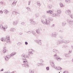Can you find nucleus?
Instances as JSON below:
<instances>
[{
    "instance_id": "f257e3e1",
    "label": "nucleus",
    "mask_w": 73,
    "mask_h": 73,
    "mask_svg": "<svg viewBox=\"0 0 73 73\" xmlns=\"http://www.w3.org/2000/svg\"><path fill=\"white\" fill-rule=\"evenodd\" d=\"M21 58L23 63H28L27 59L25 58H29V56H27L24 54H22L21 56Z\"/></svg>"
},
{
    "instance_id": "58836bf2",
    "label": "nucleus",
    "mask_w": 73,
    "mask_h": 73,
    "mask_svg": "<svg viewBox=\"0 0 73 73\" xmlns=\"http://www.w3.org/2000/svg\"><path fill=\"white\" fill-rule=\"evenodd\" d=\"M30 73H34V71L33 70H30Z\"/></svg>"
},
{
    "instance_id": "e433bc0d",
    "label": "nucleus",
    "mask_w": 73,
    "mask_h": 73,
    "mask_svg": "<svg viewBox=\"0 0 73 73\" xmlns=\"http://www.w3.org/2000/svg\"><path fill=\"white\" fill-rule=\"evenodd\" d=\"M68 48V46H64L62 47V48Z\"/></svg>"
},
{
    "instance_id": "4c0bfd02",
    "label": "nucleus",
    "mask_w": 73,
    "mask_h": 73,
    "mask_svg": "<svg viewBox=\"0 0 73 73\" xmlns=\"http://www.w3.org/2000/svg\"><path fill=\"white\" fill-rule=\"evenodd\" d=\"M26 9H27V10L29 11H31V8L29 7H27L26 8Z\"/></svg>"
},
{
    "instance_id": "e2e57ef3",
    "label": "nucleus",
    "mask_w": 73,
    "mask_h": 73,
    "mask_svg": "<svg viewBox=\"0 0 73 73\" xmlns=\"http://www.w3.org/2000/svg\"><path fill=\"white\" fill-rule=\"evenodd\" d=\"M8 73H15L14 72H12L11 73L10 72H8Z\"/></svg>"
},
{
    "instance_id": "39448f33",
    "label": "nucleus",
    "mask_w": 73,
    "mask_h": 73,
    "mask_svg": "<svg viewBox=\"0 0 73 73\" xmlns=\"http://www.w3.org/2000/svg\"><path fill=\"white\" fill-rule=\"evenodd\" d=\"M35 52V50L32 49H30L29 50V56L30 55H33V52Z\"/></svg>"
},
{
    "instance_id": "603ef678",
    "label": "nucleus",
    "mask_w": 73,
    "mask_h": 73,
    "mask_svg": "<svg viewBox=\"0 0 73 73\" xmlns=\"http://www.w3.org/2000/svg\"><path fill=\"white\" fill-rule=\"evenodd\" d=\"M17 45L19 46L21 45V43L19 42L17 44Z\"/></svg>"
},
{
    "instance_id": "6ab92c4d",
    "label": "nucleus",
    "mask_w": 73,
    "mask_h": 73,
    "mask_svg": "<svg viewBox=\"0 0 73 73\" xmlns=\"http://www.w3.org/2000/svg\"><path fill=\"white\" fill-rule=\"evenodd\" d=\"M70 43V40H65L63 41V43L64 44H68Z\"/></svg>"
},
{
    "instance_id": "864d4df0",
    "label": "nucleus",
    "mask_w": 73,
    "mask_h": 73,
    "mask_svg": "<svg viewBox=\"0 0 73 73\" xmlns=\"http://www.w3.org/2000/svg\"><path fill=\"white\" fill-rule=\"evenodd\" d=\"M23 33L22 32L19 33V35H23Z\"/></svg>"
},
{
    "instance_id": "b1692460",
    "label": "nucleus",
    "mask_w": 73,
    "mask_h": 73,
    "mask_svg": "<svg viewBox=\"0 0 73 73\" xmlns=\"http://www.w3.org/2000/svg\"><path fill=\"white\" fill-rule=\"evenodd\" d=\"M44 65L43 64L41 63H38L37 64V65L38 66H41Z\"/></svg>"
},
{
    "instance_id": "f704fd0d",
    "label": "nucleus",
    "mask_w": 73,
    "mask_h": 73,
    "mask_svg": "<svg viewBox=\"0 0 73 73\" xmlns=\"http://www.w3.org/2000/svg\"><path fill=\"white\" fill-rule=\"evenodd\" d=\"M59 42L60 44H62V43H64V41L63 40L59 41Z\"/></svg>"
},
{
    "instance_id": "c9c22d12",
    "label": "nucleus",
    "mask_w": 73,
    "mask_h": 73,
    "mask_svg": "<svg viewBox=\"0 0 73 73\" xmlns=\"http://www.w3.org/2000/svg\"><path fill=\"white\" fill-rule=\"evenodd\" d=\"M48 7L49 9L52 8V5H49L48 6Z\"/></svg>"
},
{
    "instance_id": "7ed1b4c3",
    "label": "nucleus",
    "mask_w": 73,
    "mask_h": 73,
    "mask_svg": "<svg viewBox=\"0 0 73 73\" xmlns=\"http://www.w3.org/2000/svg\"><path fill=\"white\" fill-rule=\"evenodd\" d=\"M10 36L9 35H7L6 36L5 38H2L1 39V40L2 41H5L7 42H10Z\"/></svg>"
},
{
    "instance_id": "ddd939ff",
    "label": "nucleus",
    "mask_w": 73,
    "mask_h": 73,
    "mask_svg": "<svg viewBox=\"0 0 73 73\" xmlns=\"http://www.w3.org/2000/svg\"><path fill=\"white\" fill-rule=\"evenodd\" d=\"M67 21L69 24H70L71 25H73V21L72 20L70 21L69 19L67 20Z\"/></svg>"
},
{
    "instance_id": "6e6d98bb",
    "label": "nucleus",
    "mask_w": 73,
    "mask_h": 73,
    "mask_svg": "<svg viewBox=\"0 0 73 73\" xmlns=\"http://www.w3.org/2000/svg\"><path fill=\"white\" fill-rule=\"evenodd\" d=\"M59 37L60 38H63V36H59Z\"/></svg>"
},
{
    "instance_id": "9d476101",
    "label": "nucleus",
    "mask_w": 73,
    "mask_h": 73,
    "mask_svg": "<svg viewBox=\"0 0 73 73\" xmlns=\"http://www.w3.org/2000/svg\"><path fill=\"white\" fill-rule=\"evenodd\" d=\"M50 22L48 20H46V24L47 25H50Z\"/></svg>"
},
{
    "instance_id": "052dcab7",
    "label": "nucleus",
    "mask_w": 73,
    "mask_h": 73,
    "mask_svg": "<svg viewBox=\"0 0 73 73\" xmlns=\"http://www.w3.org/2000/svg\"><path fill=\"white\" fill-rule=\"evenodd\" d=\"M0 3L1 4H4V3L3 2H0Z\"/></svg>"
},
{
    "instance_id": "a878e982",
    "label": "nucleus",
    "mask_w": 73,
    "mask_h": 73,
    "mask_svg": "<svg viewBox=\"0 0 73 73\" xmlns=\"http://www.w3.org/2000/svg\"><path fill=\"white\" fill-rule=\"evenodd\" d=\"M53 52L54 53H58V51L55 49H53Z\"/></svg>"
},
{
    "instance_id": "79ce46f5",
    "label": "nucleus",
    "mask_w": 73,
    "mask_h": 73,
    "mask_svg": "<svg viewBox=\"0 0 73 73\" xmlns=\"http://www.w3.org/2000/svg\"><path fill=\"white\" fill-rule=\"evenodd\" d=\"M60 42H59V41H58L56 43L57 45H60Z\"/></svg>"
},
{
    "instance_id": "a18cd8bd",
    "label": "nucleus",
    "mask_w": 73,
    "mask_h": 73,
    "mask_svg": "<svg viewBox=\"0 0 73 73\" xmlns=\"http://www.w3.org/2000/svg\"><path fill=\"white\" fill-rule=\"evenodd\" d=\"M46 70H49V67H46Z\"/></svg>"
},
{
    "instance_id": "423d86ee",
    "label": "nucleus",
    "mask_w": 73,
    "mask_h": 73,
    "mask_svg": "<svg viewBox=\"0 0 73 73\" xmlns=\"http://www.w3.org/2000/svg\"><path fill=\"white\" fill-rule=\"evenodd\" d=\"M4 57L5 61H8V60L10 58V57H11V55H7L6 56H4Z\"/></svg>"
},
{
    "instance_id": "72a5a7b5",
    "label": "nucleus",
    "mask_w": 73,
    "mask_h": 73,
    "mask_svg": "<svg viewBox=\"0 0 73 73\" xmlns=\"http://www.w3.org/2000/svg\"><path fill=\"white\" fill-rule=\"evenodd\" d=\"M62 24L63 26H65L66 25V22H62Z\"/></svg>"
},
{
    "instance_id": "1a4fd4ad",
    "label": "nucleus",
    "mask_w": 73,
    "mask_h": 73,
    "mask_svg": "<svg viewBox=\"0 0 73 73\" xmlns=\"http://www.w3.org/2000/svg\"><path fill=\"white\" fill-rule=\"evenodd\" d=\"M30 24H32L33 25H35L36 24V23L35 21H33V19H30Z\"/></svg>"
},
{
    "instance_id": "338daca9",
    "label": "nucleus",
    "mask_w": 73,
    "mask_h": 73,
    "mask_svg": "<svg viewBox=\"0 0 73 73\" xmlns=\"http://www.w3.org/2000/svg\"><path fill=\"white\" fill-rule=\"evenodd\" d=\"M71 48L72 49H73V46H71Z\"/></svg>"
},
{
    "instance_id": "2f4dec72",
    "label": "nucleus",
    "mask_w": 73,
    "mask_h": 73,
    "mask_svg": "<svg viewBox=\"0 0 73 73\" xmlns=\"http://www.w3.org/2000/svg\"><path fill=\"white\" fill-rule=\"evenodd\" d=\"M39 62L40 63L42 64V63H43V60L42 59H40Z\"/></svg>"
},
{
    "instance_id": "dca6fc26",
    "label": "nucleus",
    "mask_w": 73,
    "mask_h": 73,
    "mask_svg": "<svg viewBox=\"0 0 73 73\" xmlns=\"http://www.w3.org/2000/svg\"><path fill=\"white\" fill-rule=\"evenodd\" d=\"M41 29L40 28L37 29L36 30V33H37V34H40V31H41Z\"/></svg>"
},
{
    "instance_id": "4468645a",
    "label": "nucleus",
    "mask_w": 73,
    "mask_h": 73,
    "mask_svg": "<svg viewBox=\"0 0 73 73\" xmlns=\"http://www.w3.org/2000/svg\"><path fill=\"white\" fill-rule=\"evenodd\" d=\"M61 9H58L57 10V13L56 14L58 15H59V16H60V14H61Z\"/></svg>"
},
{
    "instance_id": "09e8293b",
    "label": "nucleus",
    "mask_w": 73,
    "mask_h": 73,
    "mask_svg": "<svg viewBox=\"0 0 73 73\" xmlns=\"http://www.w3.org/2000/svg\"><path fill=\"white\" fill-rule=\"evenodd\" d=\"M37 5H39V7H40V6L41 5V4H40V3L39 2H37Z\"/></svg>"
},
{
    "instance_id": "0e129e2a",
    "label": "nucleus",
    "mask_w": 73,
    "mask_h": 73,
    "mask_svg": "<svg viewBox=\"0 0 73 73\" xmlns=\"http://www.w3.org/2000/svg\"><path fill=\"white\" fill-rule=\"evenodd\" d=\"M54 24H53L52 25V27H54Z\"/></svg>"
},
{
    "instance_id": "5701e85b",
    "label": "nucleus",
    "mask_w": 73,
    "mask_h": 73,
    "mask_svg": "<svg viewBox=\"0 0 73 73\" xmlns=\"http://www.w3.org/2000/svg\"><path fill=\"white\" fill-rule=\"evenodd\" d=\"M16 54V52H13L11 54L10 56L13 57V56H15Z\"/></svg>"
},
{
    "instance_id": "412c9836",
    "label": "nucleus",
    "mask_w": 73,
    "mask_h": 73,
    "mask_svg": "<svg viewBox=\"0 0 73 73\" xmlns=\"http://www.w3.org/2000/svg\"><path fill=\"white\" fill-rule=\"evenodd\" d=\"M3 52L4 53H5V52H7V50L6 49V47H5L3 48Z\"/></svg>"
},
{
    "instance_id": "393cba45",
    "label": "nucleus",
    "mask_w": 73,
    "mask_h": 73,
    "mask_svg": "<svg viewBox=\"0 0 73 73\" xmlns=\"http://www.w3.org/2000/svg\"><path fill=\"white\" fill-rule=\"evenodd\" d=\"M57 35V34L56 33H52V36L53 37H56Z\"/></svg>"
},
{
    "instance_id": "bf43d9fd",
    "label": "nucleus",
    "mask_w": 73,
    "mask_h": 73,
    "mask_svg": "<svg viewBox=\"0 0 73 73\" xmlns=\"http://www.w3.org/2000/svg\"><path fill=\"white\" fill-rule=\"evenodd\" d=\"M59 32H60V33H62V32H63V31H59Z\"/></svg>"
},
{
    "instance_id": "69168bd1",
    "label": "nucleus",
    "mask_w": 73,
    "mask_h": 73,
    "mask_svg": "<svg viewBox=\"0 0 73 73\" xmlns=\"http://www.w3.org/2000/svg\"><path fill=\"white\" fill-rule=\"evenodd\" d=\"M68 55H69V54H67V55H65L66 57V56H68Z\"/></svg>"
},
{
    "instance_id": "bb28decb",
    "label": "nucleus",
    "mask_w": 73,
    "mask_h": 73,
    "mask_svg": "<svg viewBox=\"0 0 73 73\" xmlns=\"http://www.w3.org/2000/svg\"><path fill=\"white\" fill-rule=\"evenodd\" d=\"M56 59L58 61H60L61 60V58L59 57H56Z\"/></svg>"
},
{
    "instance_id": "f3484780",
    "label": "nucleus",
    "mask_w": 73,
    "mask_h": 73,
    "mask_svg": "<svg viewBox=\"0 0 73 73\" xmlns=\"http://www.w3.org/2000/svg\"><path fill=\"white\" fill-rule=\"evenodd\" d=\"M41 22L43 24H44V25H46V19L45 20L42 19L41 20Z\"/></svg>"
},
{
    "instance_id": "f8f14e48",
    "label": "nucleus",
    "mask_w": 73,
    "mask_h": 73,
    "mask_svg": "<svg viewBox=\"0 0 73 73\" xmlns=\"http://www.w3.org/2000/svg\"><path fill=\"white\" fill-rule=\"evenodd\" d=\"M18 24V21L16 20L13 21V25H16Z\"/></svg>"
},
{
    "instance_id": "cd10ccee",
    "label": "nucleus",
    "mask_w": 73,
    "mask_h": 73,
    "mask_svg": "<svg viewBox=\"0 0 73 73\" xmlns=\"http://www.w3.org/2000/svg\"><path fill=\"white\" fill-rule=\"evenodd\" d=\"M7 28L8 26H5L4 27H3V29L4 31H5V29H7Z\"/></svg>"
},
{
    "instance_id": "8fccbe9b",
    "label": "nucleus",
    "mask_w": 73,
    "mask_h": 73,
    "mask_svg": "<svg viewBox=\"0 0 73 73\" xmlns=\"http://www.w3.org/2000/svg\"><path fill=\"white\" fill-rule=\"evenodd\" d=\"M27 33H28L29 34H30V33H31V31H27Z\"/></svg>"
},
{
    "instance_id": "aec40b11",
    "label": "nucleus",
    "mask_w": 73,
    "mask_h": 73,
    "mask_svg": "<svg viewBox=\"0 0 73 73\" xmlns=\"http://www.w3.org/2000/svg\"><path fill=\"white\" fill-rule=\"evenodd\" d=\"M3 12L5 13V14H8L9 13V11H8L7 9H5L3 11Z\"/></svg>"
},
{
    "instance_id": "a19ab883",
    "label": "nucleus",
    "mask_w": 73,
    "mask_h": 73,
    "mask_svg": "<svg viewBox=\"0 0 73 73\" xmlns=\"http://www.w3.org/2000/svg\"><path fill=\"white\" fill-rule=\"evenodd\" d=\"M66 3H70V0H65Z\"/></svg>"
},
{
    "instance_id": "473e14b6",
    "label": "nucleus",
    "mask_w": 73,
    "mask_h": 73,
    "mask_svg": "<svg viewBox=\"0 0 73 73\" xmlns=\"http://www.w3.org/2000/svg\"><path fill=\"white\" fill-rule=\"evenodd\" d=\"M3 28H4V27L3 26V25L1 24L0 25V28L1 29H3Z\"/></svg>"
},
{
    "instance_id": "680f3d73",
    "label": "nucleus",
    "mask_w": 73,
    "mask_h": 73,
    "mask_svg": "<svg viewBox=\"0 0 73 73\" xmlns=\"http://www.w3.org/2000/svg\"><path fill=\"white\" fill-rule=\"evenodd\" d=\"M3 70H4V69H2L0 71H1H1H3Z\"/></svg>"
},
{
    "instance_id": "4d7b16f0",
    "label": "nucleus",
    "mask_w": 73,
    "mask_h": 73,
    "mask_svg": "<svg viewBox=\"0 0 73 73\" xmlns=\"http://www.w3.org/2000/svg\"><path fill=\"white\" fill-rule=\"evenodd\" d=\"M21 25H24V23L22 22L21 23Z\"/></svg>"
},
{
    "instance_id": "a211bd4d",
    "label": "nucleus",
    "mask_w": 73,
    "mask_h": 73,
    "mask_svg": "<svg viewBox=\"0 0 73 73\" xmlns=\"http://www.w3.org/2000/svg\"><path fill=\"white\" fill-rule=\"evenodd\" d=\"M10 31L12 32H14L15 31H16V29L14 28H12L10 29Z\"/></svg>"
},
{
    "instance_id": "13d9d810",
    "label": "nucleus",
    "mask_w": 73,
    "mask_h": 73,
    "mask_svg": "<svg viewBox=\"0 0 73 73\" xmlns=\"http://www.w3.org/2000/svg\"><path fill=\"white\" fill-rule=\"evenodd\" d=\"M3 13V12L2 11H0V13Z\"/></svg>"
},
{
    "instance_id": "6e6552de",
    "label": "nucleus",
    "mask_w": 73,
    "mask_h": 73,
    "mask_svg": "<svg viewBox=\"0 0 73 73\" xmlns=\"http://www.w3.org/2000/svg\"><path fill=\"white\" fill-rule=\"evenodd\" d=\"M22 65L23 67H25L26 68H28L29 67V65L28 64V63L22 64Z\"/></svg>"
},
{
    "instance_id": "49530a36",
    "label": "nucleus",
    "mask_w": 73,
    "mask_h": 73,
    "mask_svg": "<svg viewBox=\"0 0 73 73\" xmlns=\"http://www.w3.org/2000/svg\"><path fill=\"white\" fill-rule=\"evenodd\" d=\"M15 15H17V14H20V13H19L17 12V11H15Z\"/></svg>"
},
{
    "instance_id": "9b49d317",
    "label": "nucleus",
    "mask_w": 73,
    "mask_h": 73,
    "mask_svg": "<svg viewBox=\"0 0 73 73\" xmlns=\"http://www.w3.org/2000/svg\"><path fill=\"white\" fill-rule=\"evenodd\" d=\"M52 17H60V16L58 14L55 13H53L52 15Z\"/></svg>"
},
{
    "instance_id": "f03ea898",
    "label": "nucleus",
    "mask_w": 73,
    "mask_h": 73,
    "mask_svg": "<svg viewBox=\"0 0 73 73\" xmlns=\"http://www.w3.org/2000/svg\"><path fill=\"white\" fill-rule=\"evenodd\" d=\"M49 62L51 66L53 68H54L56 69V70H61V69H62V68H61V67H59L58 68L57 67L54 66V61L51 60H50Z\"/></svg>"
},
{
    "instance_id": "c756f323",
    "label": "nucleus",
    "mask_w": 73,
    "mask_h": 73,
    "mask_svg": "<svg viewBox=\"0 0 73 73\" xmlns=\"http://www.w3.org/2000/svg\"><path fill=\"white\" fill-rule=\"evenodd\" d=\"M35 17H38V16H39V13H36L35 14Z\"/></svg>"
},
{
    "instance_id": "0eeeda50",
    "label": "nucleus",
    "mask_w": 73,
    "mask_h": 73,
    "mask_svg": "<svg viewBox=\"0 0 73 73\" xmlns=\"http://www.w3.org/2000/svg\"><path fill=\"white\" fill-rule=\"evenodd\" d=\"M36 42L38 44L40 45H42V42H41V40H35Z\"/></svg>"
},
{
    "instance_id": "c03bdc74",
    "label": "nucleus",
    "mask_w": 73,
    "mask_h": 73,
    "mask_svg": "<svg viewBox=\"0 0 73 73\" xmlns=\"http://www.w3.org/2000/svg\"><path fill=\"white\" fill-rule=\"evenodd\" d=\"M48 20H49L50 21H53V19L52 18H49L48 19Z\"/></svg>"
},
{
    "instance_id": "20e7f679",
    "label": "nucleus",
    "mask_w": 73,
    "mask_h": 73,
    "mask_svg": "<svg viewBox=\"0 0 73 73\" xmlns=\"http://www.w3.org/2000/svg\"><path fill=\"white\" fill-rule=\"evenodd\" d=\"M68 15H69L71 19H73V15H70L71 13V11L70 10H66L65 12Z\"/></svg>"
},
{
    "instance_id": "ea45409f",
    "label": "nucleus",
    "mask_w": 73,
    "mask_h": 73,
    "mask_svg": "<svg viewBox=\"0 0 73 73\" xmlns=\"http://www.w3.org/2000/svg\"><path fill=\"white\" fill-rule=\"evenodd\" d=\"M15 11H13L12 12V14L14 16H15Z\"/></svg>"
},
{
    "instance_id": "c85d7f7f",
    "label": "nucleus",
    "mask_w": 73,
    "mask_h": 73,
    "mask_svg": "<svg viewBox=\"0 0 73 73\" xmlns=\"http://www.w3.org/2000/svg\"><path fill=\"white\" fill-rule=\"evenodd\" d=\"M32 33L34 36H36V33L35 32V31H32Z\"/></svg>"
},
{
    "instance_id": "4be33fe9",
    "label": "nucleus",
    "mask_w": 73,
    "mask_h": 73,
    "mask_svg": "<svg viewBox=\"0 0 73 73\" xmlns=\"http://www.w3.org/2000/svg\"><path fill=\"white\" fill-rule=\"evenodd\" d=\"M47 13H49V14H52L53 11L52 10H49L47 11L46 12Z\"/></svg>"
},
{
    "instance_id": "de8ad7c7",
    "label": "nucleus",
    "mask_w": 73,
    "mask_h": 73,
    "mask_svg": "<svg viewBox=\"0 0 73 73\" xmlns=\"http://www.w3.org/2000/svg\"><path fill=\"white\" fill-rule=\"evenodd\" d=\"M63 73H69V72L67 71H65L63 72Z\"/></svg>"
},
{
    "instance_id": "2eb2a0df",
    "label": "nucleus",
    "mask_w": 73,
    "mask_h": 73,
    "mask_svg": "<svg viewBox=\"0 0 73 73\" xmlns=\"http://www.w3.org/2000/svg\"><path fill=\"white\" fill-rule=\"evenodd\" d=\"M17 3V1H14V2L12 4L11 6L12 7H15L16 5V3Z\"/></svg>"
},
{
    "instance_id": "3c124183",
    "label": "nucleus",
    "mask_w": 73,
    "mask_h": 73,
    "mask_svg": "<svg viewBox=\"0 0 73 73\" xmlns=\"http://www.w3.org/2000/svg\"><path fill=\"white\" fill-rule=\"evenodd\" d=\"M69 52H68V54H70V53H72V50H70L69 51Z\"/></svg>"
},
{
    "instance_id": "5fc2aeb1",
    "label": "nucleus",
    "mask_w": 73,
    "mask_h": 73,
    "mask_svg": "<svg viewBox=\"0 0 73 73\" xmlns=\"http://www.w3.org/2000/svg\"><path fill=\"white\" fill-rule=\"evenodd\" d=\"M25 44L26 45H28V42H25Z\"/></svg>"
},
{
    "instance_id": "7c9ffc66",
    "label": "nucleus",
    "mask_w": 73,
    "mask_h": 73,
    "mask_svg": "<svg viewBox=\"0 0 73 73\" xmlns=\"http://www.w3.org/2000/svg\"><path fill=\"white\" fill-rule=\"evenodd\" d=\"M60 7H64V5L63 4H62V3H60Z\"/></svg>"
},
{
    "instance_id": "774afa93",
    "label": "nucleus",
    "mask_w": 73,
    "mask_h": 73,
    "mask_svg": "<svg viewBox=\"0 0 73 73\" xmlns=\"http://www.w3.org/2000/svg\"><path fill=\"white\" fill-rule=\"evenodd\" d=\"M9 1H13V0H9Z\"/></svg>"
},
{
    "instance_id": "37998d69",
    "label": "nucleus",
    "mask_w": 73,
    "mask_h": 73,
    "mask_svg": "<svg viewBox=\"0 0 73 73\" xmlns=\"http://www.w3.org/2000/svg\"><path fill=\"white\" fill-rule=\"evenodd\" d=\"M54 57H55V58H56V57H57V54H55L54 55Z\"/></svg>"
}]
</instances>
